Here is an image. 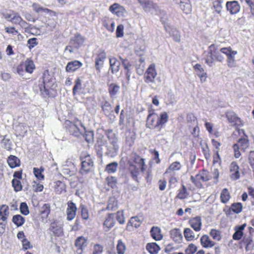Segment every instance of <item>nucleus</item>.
<instances>
[{
    "mask_svg": "<svg viewBox=\"0 0 254 254\" xmlns=\"http://www.w3.org/2000/svg\"><path fill=\"white\" fill-rule=\"evenodd\" d=\"M169 116L166 112H162L160 115L155 113L149 114L146 120V127L160 131L168 122Z\"/></svg>",
    "mask_w": 254,
    "mask_h": 254,
    "instance_id": "nucleus-1",
    "label": "nucleus"
},
{
    "mask_svg": "<svg viewBox=\"0 0 254 254\" xmlns=\"http://www.w3.org/2000/svg\"><path fill=\"white\" fill-rule=\"evenodd\" d=\"M203 54L205 63L210 67L214 64L215 61L222 63L224 60L221 52L215 44L209 46L207 51H205Z\"/></svg>",
    "mask_w": 254,
    "mask_h": 254,
    "instance_id": "nucleus-2",
    "label": "nucleus"
},
{
    "mask_svg": "<svg viewBox=\"0 0 254 254\" xmlns=\"http://www.w3.org/2000/svg\"><path fill=\"white\" fill-rule=\"evenodd\" d=\"M105 134L109 141V143L106 145V154L109 157L114 158L117 155L119 149L118 137L112 129L105 130Z\"/></svg>",
    "mask_w": 254,
    "mask_h": 254,
    "instance_id": "nucleus-3",
    "label": "nucleus"
},
{
    "mask_svg": "<svg viewBox=\"0 0 254 254\" xmlns=\"http://www.w3.org/2000/svg\"><path fill=\"white\" fill-rule=\"evenodd\" d=\"M157 75L155 64H151L147 68L143 76L144 82L153 89H156L157 86L155 80Z\"/></svg>",
    "mask_w": 254,
    "mask_h": 254,
    "instance_id": "nucleus-4",
    "label": "nucleus"
},
{
    "mask_svg": "<svg viewBox=\"0 0 254 254\" xmlns=\"http://www.w3.org/2000/svg\"><path fill=\"white\" fill-rule=\"evenodd\" d=\"M81 168L80 173L82 175H86L92 171L94 162L89 154L82 153L80 156Z\"/></svg>",
    "mask_w": 254,
    "mask_h": 254,
    "instance_id": "nucleus-5",
    "label": "nucleus"
},
{
    "mask_svg": "<svg viewBox=\"0 0 254 254\" xmlns=\"http://www.w3.org/2000/svg\"><path fill=\"white\" fill-rule=\"evenodd\" d=\"M79 126L83 128L84 126L81 122L78 120L74 121L73 122L66 120L64 123L65 127L69 134L75 137H79L83 134V132L79 127Z\"/></svg>",
    "mask_w": 254,
    "mask_h": 254,
    "instance_id": "nucleus-6",
    "label": "nucleus"
},
{
    "mask_svg": "<svg viewBox=\"0 0 254 254\" xmlns=\"http://www.w3.org/2000/svg\"><path fill=\"white\" fill-rule=\"evenodd\" d=\"M67 204V207L66 210L67 220L71 221L75 218L77 209L75 204L72 201H69Z\"/></svg>",
    "mask_w": 254,
    "mask_h": 254,
    "instance_id": "nucleus-7",
    "label": "nucleus"
},
{
    "mask_svg": "<svg viewBox=\"0 0 254 254\" xmlns=\"http://www.w3.org/2000/svg\"><path fill=\"white\" fill-rule=\"evenodd\" d=\"M226 117L229 122L233 126H241L243 125L240 118L237 116L236 114L232 111L227 112Z\"/></svg>",
    "mask_w": 254,
    "mask_h": 254,
    "instance_id": "nucleus-8",
    "label": "nucleus"
},
{
    "mask_svg": "<svg viewBox=\"0 0 254 254\" xmlns=\"http://www.w3.org/2000/svg\"><path fill=\"white\" fill-rule=\"evenodd\" d=\"M227 10L229 11L231 14L238 13L240 10V5L238 2L236 0L232 1H227L226 4Z\"/></svg>",
    "mask_w": 254,
    "mask_h": 254,
    "instance_id": "nucleus-9",
    "label": "nucleus"
},
{
    "mask_svg": "<svg viewBox=\"0 0 254 254\" xmlns=\"http://www.w3.org/2000/svg\"><path fill=\"white\" fill-rule=\"evenodd\" d=\"M239 169V166L236 162H232L230 164L229 166L230 176L232 179L236 180L240 178V174Z\"/></svg>",
    "mask_w": 254,
    "mask_h": 254,
    "instance_id": "nucleus-10",
    "label": "nucleus"
},
{
    "mask_svg": "<svg viewBox=\"0 0 254 254\" xmlns=\"http://www.w3.org/2000/svg\"><path fill=\"white\" fill-rule=\"evenodd\" d=\"M138 1L146 12H153V10L156 7V4L151 0H138Z\"/></svg>",
    "mask_w": 254,
    "mask_h": 254,
    "instance_id": "nucleus-11",
    "label": "nucleus"
},
{
    "mask_svg": "<svg viewBox=\"0 0 254 254\" xmlns=\"http://www.w3.org/2000/svg\"><path fill=\"white\" fill-rule=\"evenodd\" d=\"M108 92L110 98L115 99L117 97V95L119 93L120 90V86L116 83H112L108 84Z\"/></svg>",
    "mask_w": 254,
    "mask_h": 254,
    "instance_id": "nucleus-12",
    "label": "nucleus"
},
{
    "mask_svg": "<svg viewBox=\"0 0 254 254\" xmlns=\"http://www.w3.org/2000/svg\"><path fill=\"white\" fill-rule=\"evenodd\" d=\"M246 227V224L244 223L241 225L236 226L234 228L235 233L232 236V238L234 240L239 241L241 240L243 235V231Z\"/></svg>",
    "mask_w": 254,
    "mask_h": 254,
    "instance_id": "nucleus-13",
    "label": "nucleus"
},
{
    "mask_svg": "<svg viewBox=\"0 0 254 254\" xmlns=\"http://www.w3.org/2000/svg\"><path fill=\"white\" fill-rule=\"evenodd\" d=\"M189 223L191 228L196 232H198L201 230L202 224L200 217L196 216L192 218L189 220Z\"/></svg>",
    "mask_w": 254,
    "mask_h": 254,
    "instance_id": "nucleus-14",
    "label": "nucleus"
},
{
    "mask_svg": "<svg viewBox=\"0 0 254 254\" xmlns=\"http://www.w3.org/2000/svg\"><path fill=\"white\" fill-rule=\"evenodd\" d=\"M82 65L81 62L75 60L68 62L65 67V70L67 72H74Z\"/></svg>",
    "mask_w": 254,
    "mask_h": 254,
    "instance_id": "nucleus-15",
    "label": "nucleus"
},
{
    "mask_svg": "<svg viewBox=\"0 0 254 254\" xmlns=\"http://www.w3.org/2000/svg\"><path fill=\"white\" fill-rule=\"evenodd\" d=\"M115 224L114 214L113 213L109 214L103 224L104 227L106 229L105 231H108L115 225Z\"/></svg>",
    "mask_w": 254,
    "mask_h": 254,
    "instance_id": "nucleus-16",
    "label": "nucleus"
},
{
    "mask_svg": "<svg viewBox=\"0 0 254 254\" xmlns=\"http://www.w3.org/2000/svg\"><path fill=\"white\" fill-rule=\"evenodd\" d=\"M177 2L180 4L181 9L186 14L191 11V5L189 0H177Z\"/></svg>",
    "mask_w": 254,
    "mask_h": 254,
    "instance_id": "nucleus-17",
    "label": "nucleus"
},
{
    "mask_svg": "<svg viewBox=\"0 0 254 254\" xmlns=\"http://www.w3.org/2000/svg\"><path fill=\"white\" fill-rule=\"evenodd\" d=\"M87 245V240L82 236L78 237L75 242V246L77 248V251L79 254H81L82 252V250L85 248Z\"/></svg>",
    "mask_w": 254,
    "mask_h": 254,
    "instance_id": "nucleus-18",
    "label": "nucleus"
},
{
    "mask_svg": "<svg viewBox=\"0 0 254 254\" xmlns=\"http://www.w3.org/2000/svg\"><path fill=\"white\" fill-rule=\"evenodd\" d=\"M109 10L113 13L116 14L118 16H123L125 11L124 8L117 3L111 5L109 7Z\"/></svg>",
    "mask_w": 254,
    "mask_h": 254,
    "instance_id": "nucleus-19",
    "label": "nucleus"
},
{
    "mask_svg": "<svg viewBox=\"0 0 254 254\" xmlns=\"http://www.w3.org/2000/svg\"><path fill=\"white\" fill-rule=\"evenodd\" d=\"M242 242L245 245L246 251H250L254 249V243L253 242V237L251 234L248 236H244Z\"/></svg>",
    "mask_w": 254,
    "mask_h": 254,
    "instance_id": "nucleus-20",
    "label": "nucleus"
},
{
    "mask_svg": "<svg viewBox=\"0 0 254 254\" xmlns=\"http://www.w3.org/2000/svg\"><path fill=\"white\" fill-rule=\"evenodd\" d=\"M121 63L116 58H110V65L112 73H115L119 71Z\"/></svg>",
    "mask_w": 254,
    "mask_h": 254,
    "instance_id": "nucleus-21",
    "label": "nucleus"
},
{
    "mask_svg": "<svg viewBox=\"0 0 254 254\" xmlns=\"http://www.w3.org/2000/svg\"><path fill=\"white\" fill-rule=\"evenodd\" d=\"M170 235L171 238L175 241L180 243L182 241L183 236L181 231L179 229H173L170 231Z\"/></svg>",
    "mask_w": 254,
    "mask_h": 254,
    "instance_id": "nucleus-22",
    "label": "nucleus"
},
{
    "mask_svg": "<svg viewBox=\"0 0 254 254\" xmlns=\"http://www.w3.org/2000/svg\"><path fill=\"white\" fill-rule=\"evenodd\" d=\"M200 243L203 247L205 248H212L215 243L212 241L208 235H203L200 239Z\"/></svg>",
    "mask_w": 254,
    "mask_h": 254,
    "instance_id": "nucleus-23",
    "label": "nucleus"
},
{
    "mask_svg": "<svg viewBox=\"0 0 254 254\" xmlns=\"http://www.w3.org/2000/svg\"><path fill=\"white\" fill-rule=\"evenodd\" d=\"M49 229L53 234L56 236H60L62 235L63 232L61 226L60 225H58L56 222L51 223Z\"/></svg>",
    "mask_w": 254,
    "mask_h": 254,
    "instance_id": "nucleus-24",
    "label": "nucleus"
},
{
    "mask_svg": "<svg viewBox=\"0 0 254 254\" xmlns=\"http://www.w3.org/2000/svg\"><path fill=\"white\" fill-rule=\"evenodd\" d=\"M249 146L248 140L245 138H241L239 139L237 143L234 144V147L235 148H240L241 150L245 151V150Z\"/></svg>",
    "mask_w": 254,
    "mask_h": 254,
    "instance_id": "nucleus-25",
    "label": "nucleus"
},
{
    "mask_svg": "<svg viewBox=\"0 0 254 254\" xmlns=\"http://www.w3.org/2000/svg\"><path fill=\"white\" fill-rule=\"evenodd\" d=\"M9 166L11 168H14L20 165V160L15 156L10 155L7 160Z\"/></svg>",
    "mask_w": 254,
    "mask_h": 254,
    "instance_id": "nucleus-26",
    "label": "nucleus"
},
{
    "mask_svg": "<svg viewBox=\"0 0 254 254\" xmlns=\"http://www.w3.org/2000/svg\"><path fill=\"white\" fill-rule=\"evenodd\" d=\"M150 233L152 237L156 241H159L162 239L161 234V229L158 227H153L151 229Z\"/></svg>",
    "mask_w": 254,
    "mask_h": 254,
    "instance_id": "nucleus-27",
    "label": "nucleus"
},
{
    "mask_svg": "<svg viewBox=\"0 0 254 254\" xmlns=\"http://www.w3.org/2000/svg\"><path fill=\"white\" fill-rule=\"evenodd\" d=\"M32 7L33 8V10L38 13L43 14L44 13H50V15H51L52 13H54V12L53 11L47 8H44L37 3H33L32 4Z\"/></svg>",
    "mask_w": 254,
    "mask_h": 254,
    "instance_id": "nucleus-28",
    "label": "nucleus"
},
{
    "mask_svg": "<svg viewBox=\"0 0 254 254\" xmlns=\"http://www.w3.org/2000/svg\"><path fill=\"white\" fill-rule=\"evenodd\" d=\"M9 208L8 206L3 204L0 207V220L6 221L9 215Z\"/></svg>",
    "mask_w": 254,
    "mask_h": 254,
    "instance_id": "nucleus-29",
    "label": "nucleus"
},
{
    "mask_svg": "<svg viewBox=\"0 0 254 254\" xmlns=\"http://www.w3.org/2000/svg\"><path fill=\"white\" fill-rule=\"evenodd\" d=\"M221 53H223L227 56V59L235 57L237 54V51L232 50L230 47L222 48L220 50Z\"/></svg>",
    "mask_w": 254,
    "mask_h": 254,
    "instance_id": "nucleus-30",
    "label": "nucleus"
},
{
    "mask_svg": "<svg viewBox=\"0 0 254 254\" xmlns=\"http://www.w3.org/2000/svg\"><path fill=\"white\" fill-rule=\"evenodd\" d=\"M44 24L46 28H48L47 30L51 31L56 28L57 22L54 18L48 17L46 19Z\"/></svg>",
    "mask_w": 254,
    "mask_h": 254,
    "instance_id": "nucleus-31",
    "label": "nucleus"
},
{
    "mask_svg": "<svg viewBox=\"0 0 254 254\" xmlns=\"http://www.w3.org/2000/svg\"><path fill=\"white\" fill-rule=\"evenodd\" d=\"M84 134L83 136L86 141L89 143H92L94 142V132L92 130H86L85 127H83Z\"/></svg>",
    "mask_w": 254,
    "mask_h": 254,
    "instance_id": "nucleus-32",
    "label": "nucleus"
},
{
    "mask_svg": "<svg viewBox=\"0 0 254 254\" xmlns=\"http://www.w3.org/2000/svg\"><path fill=\"white\" fill-rule=\"evenodd\" d=\"M142 222V219L138 216L132 217L127 224V227L129 225L138 228Z\"/></svg>",
    "mask_w": 254,
    "mask_h": 254,
    "instance_id": "nucleus-33",
    "label": "nucleus"
},
{
    "mask_svg": "<svg viewBox=\"0 0 254 254\" xmlns=\"http://www.w3.org/2000/svg\"><path fill=\"white\" fill-rule=\"evenodd\" d=\"M182 165L178 161L173 162L170 164L169 167L167 169L166 174H172L173 172L179 171L181 169Z\"/></svg>",
    "mask_w": 254,
    "mask_h": 254,
    "instance_id": "nucleus-34",
    "label": "nucleus"
},
{
    "mask_svg": "<svg viewBox=\"0 0 254 254\" xmlns=\"http://www.w3.org/2000/svg\"><path fill=\"white\" fill-rule=\"evenodd\" d=\"M212 4H213V8L215 11L219 14L221 15V12L222 10V3L223 2V0H212Z\"/></svg>",
    "mask_w": 254,
    "mask_h": 254,
    "instance_id": "nucleus-35",
    "label": "nucleus"
},
{
    "mask_svg": "<svg viewBox=\"0 0 254 254\" xmlns=\"http://www.w3.org/2000/svg\"><path fill=\"white\" fill-rule=\"evenodd\" d=\"M146 248L150 254H157L160 250L159 246L156 243H148Z\"/></svg>",
    "mask_w": 254,
    "mask_h": 254,
    "instance_id": "nucleus-36",
    "label": "nucleus"
},
{
    "mask_svg": "<svg viewBox=\"0 0 254 254\" xmlns=\"http://www.w3.org/2000/svg\"><path fill=\"white\" fill-rule=\"evenodd\" d=\"M194 68L198 76L200 78V80L204 81L206 77V73L204 71V69L201 65L199 64H196L194 66Z\"/></svg>",
    "mask_w": 254,
    "mask_h": 254,
    "instance_id": "nucleus-37",
    "label": "nucleus"
},
{
    "mask_svg": "<svg viewBox=\"0 0 254 254\" xmlns=\"http://www.w3.org/2000/svg\"><path fill=\"white\" fill-rule=\"evenodd\" d=\"M101 107L106 116L109 115L112 111L111 104L107 100L103 101L101 103Z\"/></svg>",
    "mask_w": 254,
    "mask_h": 254,
    "instance_id": "nucleus-38",
    "label": "nucleus"
},
{
    "mask_svg": "<svg viewBox=\"0 0 254 254\" xmlns=\"http://www.w3.org/2000/svg\"><path fill=\"white\" fill-rule=\"evenodd\" d=\"M12 221L13 223L17 226L20 227L25 223V218L19 214L15 215L13 216Z\"/></svg>",
    "mask_w": 254,
    "mask_h": 254,
    "instance_id": "nucleus-39",
    "label": "nucleus"
},
{
    "mask_svg": "<svg viewBox=\"0 0 254 254\" xmlns=\"http://www.w3.org/2000/svg\"><path fill=\"white\" fill-rule=\"evenodd\" d=\"M81 80L79 77H78L75 80V84L72 89V93L73 95L79 94L80 91L82 90Z\"/></svg>",
    "mask_w": 254,
    "mask_h": 254,
    "instance_id": "nucleus-40",
    "label": "nucleus"
},
{
    "mask_svg": "<svg viewBox=\"0 0 254 254\" xmlns=\"http://www.w3.org/2000/svg\"><path fill=\"white\" fill-rule=\"evenodd\" d=\"M73 41L74 45V48H77L79 46L82 45L84 42V38L80 34L76 35L73 39L70 40Z\"/></svg>",
    "mask_w": 254,
    "mask_h": 254,
    "instance_id": "nucleus-41",
    "label": "nucleus"
},
{
    "mask_svg": "<svg viewBox=\"0 0 254 254\" xmlns=\"http://www.w3.org/2000/svg\"><path fill=\"white\" fill-rule=\"evenodd\" d=\"M132 159L133 162L138 164L141 168L142 171L144 170V166L145 165L144 159L141 158L139 156L136 154H133L131 155Z\"/></svg>",
    "mask_w": 254,
    "mask_h": 254,
    "instance_id": "nucleus-42",
    "label": "nucleus"
},
{
    "mask_svg": "<svg viewBox=\"0 0 254 254\" xmlns=\"http://www.w3.org/2000/svg\"><path fill=\"white\" fill-rule=\"evenodd\" d=\"M135 139V133L131 132H127L126 134V142L127 145L131 146H132Z\"/></svg>",
    "mask_w": 254,
    "mask_h": 254,
    "instance_id": "nucleus-43",
    "label": "nucleus"
},
{
    "mask_svg": "<svg viewBox=\"0 0 254 254\" xmlns=\"http://www.w3.org/2000/svg\"><path fill=\"white\" fill-rule=\"evenodd\" d=\"M130 168L129 169L131 176L133 180L137 181V176L139 174L138 169L134 165L132 164L130 161L128 162Z\"/></svg>",
    "mask_w": 254,
    "mask_h": 254,
    "instance_id": "nucleus-44",
    "label": "nucleus"
},
{
    "mask_svg": "<svg viewBox=\"0 0 254 254\" xmlns=\"http://www.w3.org/2000/svg\"><path fill=\"white\" fill-rule=\"evenodd\" d=\"M184 236L188 241H191L195 239V235L190 228H185L184 231Z\"/></svg>",
    "mask_w": 254,
    "mask_h": 254,
    "instance_id": "nucleus-45",
    "label": "nucleus"
},
{
    "mask_svg": "<svg viewBox=\"0 0 254 254\" xmlns=\"http://www.w3.org/2000/svg\"><path fill=\"white\" fill-rule=\"evenodd\" d=\"M118 164L114 162L107 164L106 166L105 171L109 174L114 173L117 171Z\"/></svg>",
    "mask_w": 254,
    "mask_h": 254,
    "instance_id": "nucleus-46",
    "label": "nucleus"
},
{
    "mask_svg": "<svg viewBox=\"0 0 254 254\" xmlns=\"http://www.w3.org/2000/svg\"><path fill=\"white\" fill-rule=\"evenodd\" d=\"M50 212V205L49 204H44L40 209V214L43 218H47Z\"/></svg>",
    "mask_w": 254,
    "mask_h": 254,
    "instance_id": "nucleus-47",
    "label": "nucleus"
},
{
    "mask_svg": "<svg viewBox=\"0 0 254 254\" xmlns=\"http://www.w3.org/2000/svg\"><path fill=\"white\" fill-rule=\"evenodd\" d=\"M220 198L221 202L224 203H225L229 201L230 198V195L227 189H224L222 190L220 194Z\"/></svg>",
    "mask_w": 254,
    "mask_h": 254,
    "instance_id": "nucleus-48",
    "label": "nucleus"
},
{
    "mask_svg": "<svg viewBox=\"0 0 254 254\" xmlns=\"http://www.w3.org/2000/svg\"><path fill=\"white\" fill-rule=\"evenodd\" d=\"M25 67L26 72L32 73L35 68L33 62L31 60L27 59L25 63Z\"/></svg>",
    "mask_w": 254,
    "mask_h": 254,
    "instance_id": "nucleus-49",
    "label": "nucleus"
},
{
    "mask_svg": "<svg viewBox=\"0 0 254 254\" xmlns=\"http://www.w3.org/2000/svg\"><path fill=\"white\" fill-rule=\"evenodd\" d=\"M196 179H197L199 182H200V181L206 182L210 179V177L208 175V172L204 171L201 174L196 175Z\"/></svg>",
    "mask_w": 254,
    "mask_h": 254,
    "instance_id": "nucleus-50",
    "label": "nucleus"
},
{
    "mask_svg": "<svg viewBox=\"0 0 254 254\" xmlns=\"http://www.w3.org/2000/svg\"><path fill=\"white\" fill-rule=\"evenodd\" d=\"M44 169L43 168L41 167L40 168H34L33 173L35 176L40 180H43L44 179V176L42 174Z\"/></svg>",
    "mask_w": 254,
    "mask_h": 254,
    "instance_id": "nucleus-51",
    "label": "nucleus"
},
{
    "mask_svg": "<svg viewBox=\"0 0 254 254\" xmlns=\"http://www.w3.org/2000/svg\"><path fill=\"white\" fill-rule=\"evenodd\" d=\"M160 20L162 21V23L164 25V28L166 31H168L167 28V20L168 19V16L166 13V12L164 10H160L159 13Z\"/></svg>",
    "mask_w": 254,
    "mask_h": 254,
    "instance_id": "nucleus-52",
    "label": "nucleus"
},
{
    "mask_svg": "<svg viewBox=\"0 0 254 254\" xmlns=\"http://www.w3.org/2000/svg\"><path fill=\"white\" fill-rule=\"evenodd\" d=\"M126 250L125 244L122 241L119 240L117 246V250L118 254H124Z\"/></svg>",
    "mask_w": 254,
    "mask_h": 254,
    "instance_id": "nucleus-53",
    "label": "nucleus"
},
{
    "mask_svg": "<svg viewBox=\"0 0 254 254\" xmlns=\"http://www.w3.org/2000/svg\"><path fill=\"white\" fill-rule=\"evenodd\" d=\"M42 81L47 85V87L50 86V82H52V78H51L48 71H45L44 72Z\"/></svg>",
    "mask_w": 254,
    "mask_h": 254,
    "instance_id": "nucleus-54",
    "label": "nucleus"
},
{
    "mask_svg": "<svg viewBox=\"0 0 254 254\" xmlns=\"http://www.w3.org/2000/svg\"><path fill=\"white\" fill-rule=\"evenodd\" d=\"M12 185L14 188V190L17 192L21 190L22 189V186L21 185V182L19 180H17L16 179H13L12 180Z\"/></svg>",
    "mask_w": 254,
    "mask_h": 254,
    "instance_id": "nucleus-55",
    "label": "nucleus"
},
{
    "mask_svg": "<svg viewBox=\"0 0 254 254\" xmlns=\"http://www.w3.org/2000/svg\"><path fill=\"white\" fill-rule=\"evenodd\" d=\"M242 204L240 203H234L231 205L230 210L236 213H239L242 210Z\"/></svg>",
    "mask_w": 254,
    "mask_h": 254,
    "instance_id": "nucleus-56",
    "label": "nucleus"
},
{
    "mask_svg": "<svg viewBox=\"0 0 254 254\" xmlns=\"http://www.w3.org/2000/svg\"><path fill=\"white\" fill-rule=\"evenodd\" d=\"M39 82L38 86L41 94L44 96L48 95L49 91L46 88L47 85L42 80H39Z\"/></svg>",
    "mask_w": 254,
    "mask_h": 254,
    "instance_id": "nucleus-57",
    "label": "nucleus"
},
{
    "mask_svg": "<svg viewBox=\"0 0 254 254\" xmlns=\"http://www.w3.org/2000/svg\"><path fill=\"white\" fill-rule=\"evenodd\" d=\"M106 181L109 186L112 188H114L116 186L117 180L116 177L111 176L106 179Z\"/></svg>",
    "mask_w": 254,
    "mask_h": 254,
    "instance_id": "nucleus-58",
    "label": "nucleus"
},
{
    "mask_svg": "<svg viewBox=\"0 0 254 254\" xmlns=\"http://www.w3.org/2000/svg\"><path fill=\"white\" fill-rule=\"evenodd\" d=\"M1 143L3 148L7 150L11 149L12 142L9 139L6 137V136L3 137Z\"/></svg>",
    "mask_w": 254,
    "mask_h": 254,
    "instance_id": "nucleus-59",
    "label": "nucleus"
},
{
    "mask_svg": "<svg viewBox=\"0 0 254 254\" xmlns=\"http://www.w3.org/2000/svg\"><path fill=\"white\" fill-rule=\"evenodd\" d=\"M210 235L214 240L220 241L221 239V233L216 229H212L210 232Z\"/></svg>",
    "mask_w": 254,
    "mask_h": 254,
    "instance_id": "nucleus-60",
    "label": "nucleus"
},
{
    "mask_svg": "<svg viewBox=\"0 0 254 254\" xmlns=\"http://www.w3.org/2000/svg\"><path fill=\"white\" fill-rule=\"evenodd\" d=\"M116 219L120 224H124L125 219L124 215L123 210L118 211L116 213Z\"/></svg>",
    "mask_w": 254,
    "mask_h": 254,
    "instance_id": "nucleus-61",
    "label": "nucleus"
},
{
    "mask_svg": "<svg viewBox=\"0 0 254 254\" xmlns=\"http://www.w3.org/2000/svg\"><path fill=\"white\" fill-rule=\"evenodd\" d=\"M20 212L24 215H27L29 213L28 205L26 202H21L20 205Z\"/></svg>",
    "mask_w": 254,
    "mask_h": 254,
    "instance_id": "nucleus-62",
    "label": "nucleus"
},
{
    "mask_svg": "<svg viewBox=\"0 0 254 254\" xmlns=\"http://www.w3.org/2000/svg\"><path fill=\"white\" fill-rule=\"evenodd\" d=\"M21 17L17 13H13L12 17H11V19H9V21L14 24H19V22L21 21Z\"/></svg>",
    "mask_w": 254,
    "mask_h": 254,
    "instance_id": "nucleus-63",
    "label": "nucleus"
},
{
    "mask_svg": "<svg viewBox=\"0 0 254 254\" xmlns=\"http://www.w3.org/2000/svg\"><path fill=\"white\" fill-rule=\"evenodd\" d=\"M197 250V247L193 244L189 245L186 250V254H193Z\"/></svg>",
    "mask_w": 254,
    "mask_h": 254,
    "instance_id": "nucleus-64",
    "label": "nucleus"
}]
</instances>
